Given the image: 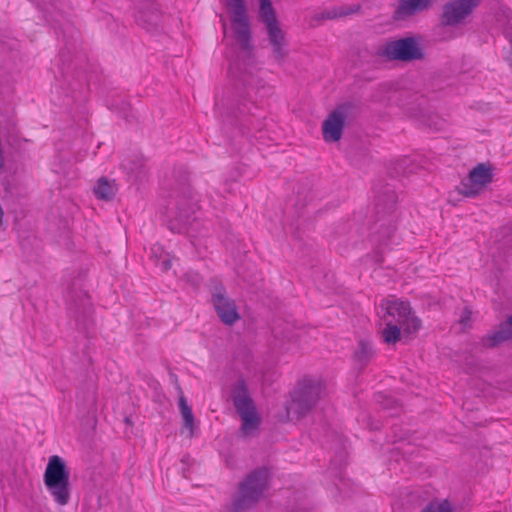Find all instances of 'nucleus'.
I'll return each instance as SVG.
<instances>
[{
	"mask_svg": "<svg viewBox=\"0 0 512 512\" xmlns=\"http://www.w3.org/2000/svg\"><path fill=\"white\" fill-rule=\"evenodd\" d=\"M225 4L230 11L231 29L238 44V50L229 60V74L256 95L263 96L267 86L260 76L262 68L255 56L245 0H225Z\"/></svg>",
	"mask_w": 512,
	"mask_h": 512,
	"instance_id": "f257e3e1",
	"label": "nucleus"
},
{
	"mask_svg": "<svg viewBox=\"0 0 512 512\" xmlns=\"http://www.w3.org/2000/svg\"><path fill=\"white\" fill-rule=\"evenodd\" d=\"M270 488V472L261 467L250 472L238 483L231 503L223 507L222 512H247L255 508Z\"/></svg>",
	"mask_w": 512,
	"mask_h": 512,
	"instance_id": "f03ea898",
	"label": "nucleus"
},
{
	"mask_svg": "<svg viewBox=\"0 0 512 512\" xmlns=\"http://www.w3.org/2000/svg\"><path fill=\"white\" fill-rule=\"evenodd\" d=\"M44 485L55 503L65 506L71 498L70 470L58 455L49 458L44 476Z\"/></svg>",
	"mask_w": 512,
	"mask_h": 512,
	"instance_id": "7ed1b4c3",
	"label": "nucleus"
},
{
	"mask_svg": "<svg viewBox=\"0 0 512 512\" xmlns=\"http://www.w3.org/2000/svg\"><path fill=\"white\" fill-rule=\"evenodd\" d=\"M231 397L234 407L242 420L240 428L242 436H252L258 430L261 420L244 379H239L232 386Z\"/></svg>",
	"mask_w": 512,
	"mask_h": 512,
	"instance_id": "20e7f679",
	"label": "nucleus"
},
{
	"mask_svg": "<svg viewBox=\"0 0 512 512\" xmlns=\"http://www.w3.org/2000/svg\"><path fill=\"white\" fill-rule=\"evenodd\" d=\"M324 392V383L320 379L304 378L292 394L288 413L300 419L310 413Z\"/></svg>",
	"mask_w": 512,
	"mask_h": 512,
	"instance_id": "39448f33",
	"label": "nucleus"
},
{
	"mask_svg": "<svg viewBox=\"0 0 512 512\" xmlns=\"http://www.w3.org/2000/svg\"><path fill=\"white\" fill-rule=\"evenodd\" d=\"M375 56L387 62H412L422 60L424 52L415 38L405 37L386 41L378 46L375 50Z\"/></svg>",
	"mask_w": 512,
	"mask_h": 512,
	"instance_id": "423d86ee",
	"label": "nucleus"
},
{
	"mask_svg": "<svg viewBox=\"0 0 512 512\" xmlns=\"http://www.w3.org/2000/svg\"><path fill=\"white\" fill-rule=\"evenodd\" d=\"M380 307L385 310L383 320L392 319L403 327L405 334H414L421 327V320L412 311L409 302L398 299L383 300Z\"/></svg>",
	"mask_w": 512,
	"mask_h": 512,
	"instance_id": "0eeeda50",
	"label": "nucleus"
},
{
	"mask_svg": "<svg viewBox=\"0 0 512 512\" xmlns=\"http://www.w3.org/2000/svg\"><path fill=\"white\" fill-rule=\"evenodd\" d=\"M210 293L212 304L221 322L229 326L235 324L240 319V314L235 301L228 296L222 282L212 280Z\"/></svg>",
	"mask_w": 512,
	"mask_h": 512,
	"instance_id": "6e6552de",
	"label": "nucleus"
},
{
	"mask_svg": "<svg viewBox=\"0 0 512 512\" xmlns=\"http://www.w3.org/2000/svg\"><path fill=\"white\" fill-rule=\"evenodd\" d=\"M354 105L344 103L334 109L322 124V134L326 142H337L342 137L343 128L352 118Z\"/></svg>",
	"mask_w": 512,
	"mask_h": 512,
	"instance_id": "1a4fd4ad",
	"label": "nucleus"
},
{
	"mask_svg": "<svg viewBox=\"0 0 512 512\" xmlns=\"http://www.w3.org/2000/svg\"><path fill=\"white\" fill-rule=\"evenodd\" d=\"M493 173L490 165L479 163L464 178L459 186L458 192L465 197H475L479 195L484 188L492 182Z\"/></svg>",
	"mask_w": 512,
	"mask_h": 512,
	"instance_id": "9d476101",
	"label": "nucleus"
},
{
	"mask_svg": "<svg viewBox=\"0 0 512 512\" xmlns=\"http://www.w3.org/2000/svg\"><path fill=\"white\" fill-rule=\"evenodd\" d=\"M478 5L479 0H450L443 6L441 25L455 27L463 24Z\"/></svg>",
	"mask_w": 512,
	"mask_h": 512,
	"instance_id": "9b49d317",
	"label": "nucleus"
},
{
	"mask_svg": "<svg viewBox=\"0 0 512 512\" xmlns=\"http://www.w3.org/2000/svg\"><path fill=\"white\" fill-rule=\"evenodd\" d=\"M161 20V10L155 0H138L136 22L148 31L155 30Z\"/></svg>",
	"mask_w": 512,
	"mask_h": 512,
	"instance_id": "f8f14e48",
	"label": "nucleus"
},
{
	"mask_svg": "<svg viewBox=\"0 0 512 512\" xmlns=\"http://www.w3.org/2000/svg\"><path fill=\"white\" fill-rule=\"evenodd\" d=\"M265 27L269 43L272 47L273 57L278 62L284 61V59L288 56L285 32L280 28L279 23Z\"/></svg>",
	"mask_w": 512,
	"mask_h": 512,
	"instance_id": "ddd939ff",
	"label": "nucleus"
},
{
	"mask_svg": "<svg viewBox=\"0 0 512 512\" xmlns=\"http://www.w3.org/2000/svg\"><path fill=\"white\" fill-rule=\"evenodd\" d=\"M396 204V192L393 189L386 187L376 196L375 199V212L379 219H384L386 216H391L396 209Z\"/></svg>",
	"mask_w": 512,
	"mask_h": 512,
	"instance_id": "4468645a",
	"label": "nucleus"
},
{
	"mask_svg": "<svg viewBox=\"0 0 512 512\" xmlns=\"http://www.w3.org/2000/svg\"><path fill=\"white\" fill-rule=\"evenodd\" d=\"M433 0H400L395 11V19L402 20L418 12L427 10Z\"/></svg>",
	"mask_w": 512,
	"mask_h": 512,
	"instance_id": "2eb2a0df",
	"label": "nucleus"
},
{
	"mask_svg": "<svg viewBox=\"0 0 512 512\" xmlns=\"http://www.w3.org/2000/svg\"><path fill=\"white\" fill-rule=\"evenodd\" d=\"M509 339H512V316H509L504 323L500 324L497 331L486 336L483 339V344L492 348Z\"/></svg>",
	"mask_w": 512,
	"mask_h": 512,
	"instance_id": "dca6fc26",
	"label": "nucleus"
},
{
	"mask_svg": "<svg viewBox=\"0 0 512 512\" xmlns=\"http://www.w3.org/2000/svg\"><path fill=\"white\" fill-rule=\"evenodd\" d=\"M178 212L173 221H171V230L178 233H183L188 230V226L191 225L192 218L191 208H187L186 204H181L177 207Z\"/></svg>",
	"mask_w": 512,
	"mask_h": 512,
	"instance_id": "f3484780",
	"label": "nucleus"
},
{
	"mask_svg": "<svg viewBox=\"0 0 512 512\" xmlns=\"http://www.w3.org/2000/svg\"><path fill=\"white\" fill-rule=\"evenodd\" d=\"M92 309L90 297L86 292L80 291L76 298H73L70 311L74 313L77 320L85 318Z\"/></svg>",
	"mask_w": 512,
	"mask_h": 512,
	"instance_id": "a211bd4d",
	"label": "nucleus"
},
{
	"mask_svg": "<svg viewBox=\"0 0 512 512\" xmlns=\"http://www.w3.org/2000/svg\"><path fill=\"white\" fill-rule=\"evenodd\" d=\"M385 321V327L381 331V337L384 343L388 345H394L401 339L403 329L402 326L397 325L396 322L392 319L384 320Z\"/></svg>",
	"mask_w": 512,
	"mask_h": 512,
	"instance_id": "6ab92c4d",
	"label": "nucleus"
},
{
	"mask_svg": "<svg viewBox=\"0 0 512 512\" xmlns=\"http://www.w3.org/2000/svg\"><path fill=\"white\" fill-rule=\"evenodd\" d=\"M374 356V349L371 342L367 340H360L358 347L354 352V360L360 365L361 368L365 367Z\"/></svg>",
	"mask_w": 512,
	"mask_h": 512,
	"instance_id": "aec40b11",
	"label": "nucleus"
},
{
	"mask_svg": "<svg viewBox=\"0 0 512 512\" xmlns=\"http://www.w3.org/2000/svg\"><path fill=\"white\" fill-rule=\"evenodd\" d=\"M179 410L183 418V428L188 430V437H193L195 418L191 407L188 405L186 398L181 393L179 397Z\"/></svg>",
	"mask_w": 512,
	"mask_h": 512,
	"instance_id": "412c9836",
	"label": "nucleus"
},
{
	"mask_svg": "<svg viewBox=\"0 0 512 512\" xmlns=\"http://www.w3.org/2000/svg\"><path fill=\"white\" fill-rule=\"evenodd\" d=\"M259 18L265 26L279 23L271 0H259Z\"/></svg>",
	"mask_w": 512,
	"mask_h": 512,
	"instance_id": "4be33fe9",
	"label": "nucleus"
},
{
	"mask_svg": "<svg viewBox=\"0 0 512 512\" xmlns=\"http://www.w3.org/2000/svg\"><path fill=\"white\" fill-rule=\"evenodd\" d=\"M360 10V5H353V6H340L333 8L331 10L325 11L321 13L316 18L318 20H324V19H335L338 17H344L351 15L353 13H356Z\"/></svg>",
	"mask_w": 512,
	"mask_h": 512,
	"instance_id": "5701e85b",
	"label": "nucleus"
},
{
	"mask_svg": "<svg viewBox=\"0 0 512 512\" xmlns=\"http://www.w3.org/2000/svg\"><path fill=\"white\" fill-rule=\"evenodd\" d=\"M94 193L98 199L111 200L115 195V187L106 178L102 177L94 187Z\"/></svg>",
	"mask_w": 512,
	"mask_h": 512,
	"instance_id": "b1692460",
	"label": "nucleus"
},
{
	"mask_svg": "<svg viewBox=\"0 0 512 512\" xmlns=\"http://www.w3.org/2000/svg\"><path fill=\"white\" fill-rule=\"evenodd\" d=\"M123 166L136 180H141L146 174V162L143 157H135Z\"/></svg>",
	"mask_w": 512,
	"mask_h": 512,
	"instance_id": "393cba45",
	"label": "nucleus"
},
{
	"mask_svg": "<svg viewBox=\"0 0 512 512\" xmlns=\"http://www.w3.org/2000/svg\"><path fill=\"white\" fill-rule=\"evenodd\" d=\"M395 231L396 225L393 219H389L386 222H383L379 225V228L376 231L377 241L381 244H386L387 241L394 235Z\"/></svg>",
	"mask_w": 512,
	"mask_h": 512,
	"instance_id": "a878e982",
	"label": "nucleus"
},
{
	"mask_svg": "<svg viewBox=\"0 0 512 512\" xmlns=\"http://www.w3.org/2000/svg\"><path fill=\"white\" fill-rule=\"evenodd\" d=\"M422 512H452V507L447 500L443 502H430Z\"/></svg>",
	"mask_w": 512,
	"mask_h": 512,
	"instance_id": "bb28decb",
	"label": "nucleus"
},
{
	"mask_svg": "<svg viewBox=\"0 0 512 512\" xmlns=\"http://www.w3.org/2000/svg\"><path fill=\"white\" fill-rule=\"evenodd\" d=\"M380 398H381V400H378V401L381 404V406L383 407V409H386V410L399 409L398 402L395 399L388 397V396H380Z\"/></svg>",
	"mask_w": 512,
	"mask_h": 512,
	"instance_id": "cd10ccee",
	"label": "nucleus"
},
{
	"mask_svg": "<svg viewBox=\"0 0 512 512\" xmlns=\"http://www.w3.org/2000/svg\"><path fill=\"white\" fill-rule=\"evenodd\" d=\"M470 320H471V311L468 308H465L463 310V313L461 315L459 322L462 325L466 326L470 322Z\"/></svg>",
	"mask_w": 512,
	"mask_h": 512,
	"instance_id": "c85d7f7f",
	"label": "nucleus"
},
{
	"mask_svg": "<svg viewBox=\"0 0 512 512\" xmlns=\"http://www.w3.org/2000/svg\"><path fill=\"white\" fill-rule=\"evenodd\" d=\"M504 34L509 39V41L512 42V19L507 21L504 27Z\"/></svg>",
	"mask_w": 512,
	"mask_h": 512,
	"instance_id": "c756f323",
	"label": "nucleus"
},
{
	"mask_svg": "<svg viewBox=\"0 0 512 512\" xmlns=\"http://www.w3.org/2000/svg\"><path fill=\"white\" fill-rule=\"evenodd\" d=\"M161 269L163 271H168L172 267V261L171 258L167 255L162 261H161Z\"/></svg>",
	"mask_w": 512,
	"mask_h": 512,
	"instance_id": "7c9ffc66",
	"label": "nucleus"
},
{
	"mask_svg": "<svg viewBox=\"0 0 512 512\" xmlns=\"http://www.w3.org/2000/svg\"><path fill=\"white\" fill-rule=\"evenodd\" d=\"M222 24H223V30H224V34H226V31H227V25H226V21L222 18Z\"/></svg>",
	"mask_w": 512,
	"mask_h": 512,
	"instance_id": "2f4dec72",
	"label": "nucleus"
},
{
	"mask_svg": "<svg viewBox=\"0 0 512 512\" xmlns=\"http://www.w3.org/2000/svg\"><path fill=\"white\" fill-rule=\"evenodd\" d=\"M376 256H377V258H376V260H375V261H376L377 263H381V262H382V257H381L380 255H378V254H377Z\"/></svg>",
	"mask_w": 512,
	"mask_h": 512,
	"instance_id": "473e14b6",
	"label": "nucleus"
},
{
	"mask_svg": "<svg viewBox=\"0 0 512 512\" xmlns=\"http://www.w3.org/2000/svg\"><path fill=\"white\" fill-rule=\"evenodd\" d=\"M125 421H126V423H130L129 418H126Z\"/></svg>",
	"mask_w": 512,
	"mask_h": 512,
	"instance_id": "72a5a7b5",
	"label": "nucleus"
}]
</instances>
